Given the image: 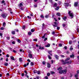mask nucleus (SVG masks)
Returning a JSON list of instances; mask_svg holds the SVG:
<instances>
[{
  "instance_id": "nucleus-34",
  "label": "nucleus",
  "mask_w": 79,
  "mask_h": 79,
  "mask_svg": "<svg viewBox=\"0 0 79 79\" xmlns=\"http://www.w3.org/2000/svg\"><path fill=\"white\" fill-rule=\"evenodd\" d=\"M34 65V63L32 62H31V66H33Z\"/></svg>"
},
{
  "instance_id": "nucleus-32",
  "label": "nucleus",
  "mask_w": 79,
  "mask_h": 79,
  "mask_svg": "<svg viewBox=\"0 0 79 79\" xmlns=\"http://www.w3.org/2000/svg\"><path fill=\"white\" fill-rule=\"evenodd\" d=\"M12 52H14V53H17V52H16V51L14 50H12Z\"/></svg>"
},
{
  "instance_id": "nucleus-41",
  "label": "nucleus",
  "mask_w": 79,
  "mask_h": 79,
  "mask_svg": "<svg viewBox=\"0 0 79 79\" xmlns=\"http://www.w3.org/2000/svg\"><path fill=\"white\" fill-rule=\"evenodd\" d=\"M41 18H44V17L43 15H41Z\"/></svg>"
},
{
  "instance_id": "nucleus-47",
  "label": "nucleus",
  "mask_w": 79,
  "mask_h": 79,
  "mask_svg": "<svg viewBox=\"0 0 79 79\" xmlns=\"http://www.w3.org/2000/svg\"><path fill=\"white\" fill-rule=\"evenodd\" d=\"M9 50H11V51H12V48H11L9 47Z\"/></svg>"
},
{
  "instance_id": "nucleus-55",
  "label": "nucleus",
  "mask_w": 79,
  "mask_h": 79,
  "mask_svg": "<svg viewBox=\"0 0 79 79\" xmlns=\"http://www.w3.org/2000/svg\"><path fill=\"white\" fill-rule=\"evenodd\" d=\"M52 51H49L48 52V53H49V54H50V53H52Z\"/></svg>"
},
{
  "instance_id": "nucleus-61",
  "label": "nucleus",
  "mask_w": 79,
  "mask_h": 79,
  "mask_svg": "<svg viewBox=\"0 0 79 79\" xmlns=\"http://www.w3.org/2000/svg\"><path fill=\"white\" fill-rule=\"evenodd\" d=\"M27 61H28V62H31V60L29 59H28L27 60Z\"/></svg>"
},
{
  "instance_id": "nucleus-36",
  "label": "nucleus",
  "mask_w": 79,
  "mask_h": 79,
  "mask_svg": "<svg viewBox=\"0 0 79 79\" xmlns=\"http://www.w3.org/2000/svg\"><path fill=\"white\" fill-rule=\"evenodd\" d=\"M37 73L38 74H40V72L39 71H38V72H37Z\"/></svg>"
},
{
  "instance_id": "nucleus-46",
  "label": "nucleus",
  "mask_w": 79,
  "mask_h": 79,
  "mask_svg": "<svg viewBox=\"0 0 79 79\" xmlns=\"http://www.w3.org/2000/svg\"><path fill=\"white\" fill-rule=\"evenodd\" d=\"M42 63L43 64H44V65L45 64V62L43 61L42 62Z\"/></svg>"
},
{
  "instance_id": "nucleus-20",
  "label": "nucleus",
  "mask_w": 79,
  "mask_h": 79,
  "mask_svg": "<svg viewBox=\"0 0 79 79\" xmlns=\"http://www.w3.org/2000/svg\"><path fill=\"white\" fill-rule=\"evenodd\" d=\"M10 58L12 60H13L14 61L15 60V58H14V57L13 56L11 57Z\"/></svg>"
},
{
  "instance_id": "nucleus-23",
  "label": "nucleus",
  "mask_w": 79,
  "mask_h": 79,
  "mask_svg": "<svg viewBox=\"0 0 79 79\" xmlns=\"http://www.w3.org/2000/svg\"><path fill=\"white\" fill-rule=\"evenodd\" d=\"M70 58H74V55H73L70 56Z\"/></svg>"
},
{
  "instance_id": "nucleus-22",
  "label": "nucleus",
  "mask_w": 79,
  "mask_h": 79,
  "mask_svg": "<svg viewBox=\"0 0 79 79\" xmlns=\"http://www.w3.org/2000/svg\"><path fill=\"white\" fill-rule=\"evenodd\" d=\"M50 64L49 63H48V67L50 68Z\"/></svg>"
},
{
  "instance_id": "nucleus-5",
  "label": "nucleus",
  "mask_w": 79,
  "mask_h": 79,
  "mask_svg": "<svg viewBox=\"0 0 79 79\" xmlns=\"http://www.w3.org/2000/svg\"><path fill=\"white\" fill-rule=\"evenodd\" d=\"M78 5V2H75L74 3V6L76 7Z\"/></svg>"
},
{
  "instance_id": "nucleus-64",
  "label": "nucleus",
  "mask_w": 79,
  "mask_h": 79,
  "mask_svg": "<svg viewBox=\"0 0 79 79\" xmlns=\"http://www.w3.org/2000/svg\"><path fill=\"white\" fill-rule=\"evenodd\" d=\"M79 73V70L77 71V74H78Z\"/></svg>"
},
{
  "instance_id": "nucleus-40",
  "label": "nucleus",
  "mask_w": 79,
  "mask_h": 79,
  "mask_svg": "<svg viewBox=\"0 0 79 79\" xmlns=\"http://www.w3.org/2000/svg\"><path fill=\"white\" fill-rule=\"evenodd\" d=\"M59 47H62V44H59Z\"/></svg>"
},
{
  "instance_id": "nucleus-57",
  "label": "nucleus",
  "mask_w": 79,
  "mask_h": 79,
  "mask_svg": "<svg viewBox=\"0 0 79 79\" xmlns=\"http://www.w3.org/2000/svg\"><path fill=\"white\" fill-rule=\"evenodd\" d=\"M55 31H52V34L53 35V34H55Z\"/></svg>"
},
{
  "instance_id": "nucleus-4",
  "label": "nucleus",
  "mask_w": 79,
  "mask_h": 79,
  "mask_svg": "<svg viewBox=\"0 0 79 79\" xmlns=\"http://www.w3.org/2000/svg\"><path fill=\"white\" fill-rule=\"evenodd\" d=\"M2 16V17L3 18H5L7 16V15L6 14H3L1 15Z\"/></svg>"
},
{
  "instance_id": "nucleus-50",
  "label": "nucleus",
  "mask_w": 79,
  "mask_h": 79,
  "mask_svg": "<svg viewBox=\"0 0 79 79\" xmlns=\"http://www.w3.org/2000/svg\"><path fill=\"white\" fill-rule=\"evenodd\" d=\"M73 50V48H72V47L71 46L70 48V50Z\"/></svg>"
},
{
  "instance_id": "nucleus-29",
  "label": "nucleus",
  "mask_w": 79,
  "mask_h": 79,
  "mask_svg": "<svg viewBox=\"0 0 79 79\" xmlns=\"http://www.w3.org/2000/svg\"><path fill=\"white\" fill-rule=\"evenodd\" d=\"M69 60H70V58L69 57H68L65 60L68 61Z\"/></svg>"
},
{
  "instance_id": "nucleus-30",
  "label": "nucleus",
  "mask_w": 79,
  "mask_h": 79,
  "mask_svg": "<svg viewBox=\"0 0 79 79\" xmlns=\"http://www.w3.org/2000/svg\"><path fill=\"white\" fill-rule=\"evenodd\" d=\"M12 34H15V31H12Z\"/></svg>"
},
{
  "instance_id": "nucleus-35",
  "label": "nucleus",
  "mask_w": 79,
  "mask_h": 79,
  "mask_svg": "<svg viewBox=\"0 0 79 79\" xmlns=\"http://www.w3.org/2000/svg\"><path fill=\"white\" fill-rule=\"evenodd\" d=\"M71 63H72V61L71 60L68 61V64H71Z\"/></svg>"
},
{
  "instance_id": "nucleus-49",
  "label": "nucleus",
  "mask_w": 79,
  "mask_h": 79,
  "mask_svg": "<svg viewBox=\"0 0 79 79\" xmlns=\"http://www.w3.org/2000/svg\"><path fill=\"white\" fill-rule=\"evenodd\" d=\"M27 73L26 74V77H27V78H28V77H29V76L27 75Z\"/></svg>"
},
{
  "instance_id": "nucleus-15",
  "label": "nucleus",
  "mask_w": 79,
  "mask_h": 79,
  "mask_svg": "<svg viewBox=\"0 0 79 79\" xmlns=\"http://www.w3.org/2000/svg\"><path fill=\"white\" fill-rule=\"evenodd\" d=\"M55 58H56L57 60L58 59V56L57 55H55Z\"/></svg>"
},
{
  "instance_id": "nucleus-8",
  "label": "nucleus",
  "mask_w": 79,
  "mask_h": 79,
  "mask_svg": "<svg viewBox=\"0 0 79 79\" xmlns=\"http://www.w3.org/2000/svg\"><path fill=\"white\" fill-rule=\"evenodd\" d=\"M20 7H21V6H23V2L20 3L19 5H18Z\"/></svg>"
},
{
  "instance_id": "nucleus-19",
  "label": "nucleus",
  "mask_w": 79,
  "mask_h": 79,
  "mask_svg": "<svg viewBox=\"0 0 79 79\" xmlns=\"http://www.w3.org/2000/svg\"><path fill=\"white\" fill-rule=\"evenodd\" d=\"M57 16H60L61 15H60V13H57L56 14Z\"/></svg>"
},
{
  "instance_id": "nucleus-9",
  "label": "nucleus",
  "mask_w": 79,
  "mask_h": 79,
  "mask_svg": "<svg viewBox=\"0 0 79 79\" xmlns=\"http://www.w3.org/2000/svg\"><path fill=\"white\" fill-rule=\"evenodd\" d=\"M28 56L29 57V58H32V55L31 54H29L28 55Z\"/></svg>"
},
{
  "instance_id": "nucleus-17",
  "label": "nucleus",
  "mask_w": 79,
  "mask_h": 79,
  "mask_svg": "<svg viewBox=\"0 0 79 79\" xmlns=\"http://www.w3.org/2000/svg\"><path fill=\"white\" fill-rule=\"evenodd\" d=\"M50 46V44H48L47 45L45 46L46 47H49Z\"/></svg>"
},
{
  "instance_id": "nucleus-42",
  "label": "nucleus",
  "mask_w": 79,
  "mask_h": 79,
  "mask_svg": "<svg viewBox=\"0 0 79 79\" xmlns=\"http://www.w3.org/2000/svg\"><path fill=\"white\" fill-rule=\"evenodd\" d=\"M69 44H72V41H71V40L69 41Z\"/></svg>"
},
{
  "instance_id": "nucleus-54",
  "label": "nucleus",
  "mask_w": 79,
  "mask_h": 79,
  "mask_svg": "<svg viewBox=\"0 0 79 79\" xmlns=\"http://www.w3.org/2000/svg\"><path fill=\"white\" fill-rule=\"evenodd\" d=\"M60 56H61V57H62V58H64V56L63 55H61Z\"/></svg>"
},
{
  "instance_id": "nucleus-52",
  "label": "nucleus",
  "mask_w": 79,
  "mask_h": 79,
  "mask_svg": "<svg viewBox=\"0 0 79 79\" xmlns=\"http://www.w3.org/2000/svg\"><path fill=\"white\" fill-rule=\"evenodd\" d=\"M70 75V77H73V74L71 73Z\"/></svg>"
},
{
  "instance_id": "nucleus-43",
  "label": "nucleus",
  "mask_w": 79,
  "mask_h": 79,
  "mask_svg": "<svg viewBox=\"0 0 79 79\" xmlns=\"http://www.w3.org/2000/svg\"><path fill=\"white\" fill-rule=\"evenodd\" d=\"M33 41H35V42H37V39H34L33 40Z\"/></svg>"
},
{
  "instance_id": "nucleus-11",
  "label": "nucleus",
  "mask_w": 79,
  "mask_h": 79,
  "mask_svg": "<svg viewBox=\"0 0 79 79\" xmlns=\"http://www.w3.org/2000/svg\"><path fill=\"white\" fill-rule=\"evenodd\" d=\"M2 26L4 27H5V26H6V23L5 22H4L3 23V24H2Z\"/></svg>"
},
{
  "instance_id": "nucleus-7",
  "label": "nucleus",
  "mask_w": 79,
  "mask_h": 79,
  "mask_svg": "<svg viewBox=\"0 0 79 79\" xmlns=\"http://www.w3.org/2000/svg\"><path fill=\"white\" fill-rule=\"evenodd\" d=\"M45 24L44 23L42 24V29L44 30V28H45Z\"/></svg>"
},
{
  "instance_id": "nucleus-25",
  "label": "nucleus",
  "mask_w": 79,
  "mask_h": 79,
  "mask_svg": "<svg viewBox=\"0 0 79 79\" xmlns=\"http://www.w3.org/2000/svg\"><path fill=\"white\" fill-rule=\"evenodd\" d=\"M5 66H8V64L6 62L5 63Z\"/></svg>"
},
{
  "instance_id": "nucleus-59",
  "label": "nucleus",
  "mask_w": 79,
  "mask_h": 79,
  "mask_svg": "<svg viewBox=\"0 0 79 79\" xmlns=\"http://www.w3.org/2000/svg\"><path fill=\"white\" fill-rule=\"evenodd\" d=\"M44 39V41H46V40H47V38H46Z\"/></svg>"
},
{
  "instance_id": "nucleus-13",
  "label": "nucleus",
  "mask_w": 79,
  "mask_h": 79,
  "mask_svg": "<svg viewBox=\"0 0 79 79\" xmlns=\"http://www.w3.org/2000/svg\"><path fill=\"white\" fill-rule=\"evenodd\" d=\"M50 73H51V74H54L55 73V72H54L53 71H51L50 72Z\"/></svg>"
},
{
  "instance_id": "nucleus-28",
  "label": "nucleus",
  "mask_w": 79,
  "mask_h": 79,
  "mask_svg": "<svg viewBox=\"0 0 79 79\" xmlns=\"http://www.w3.org/2000/svg\"><path fill=\"white\" fill-rule=\"evenodd\" d=\"M17 40H18V42H19V43H21V40H20L19 39H18Z\"/></svg>"
},
{
  "instance_id": "nucleus-51",
  "label": "nucleus",
  "mask_w": 79,
  "mask_h": 79,
  "mask_svg": "<svg viewBox=\"0 0 79 79\" xmlns=\"http://www.w3.org/2000/svg\"><path fill=\"white\" fill-rule=\"evenodd\" d=\"M45 34L42 37V39H44L45 38Z\"/></svg>"
},
{
  "instance_id": "nucleus-27",
  "label": "nucleus",
  "mask_w": 79,
  "mask_h": 79,
  "mask_svg": "<svg viewBox=\"0 0 79 79\" xmlns=\"http://www.w3.org/2000/svg\"><path fill=\"white\" fill-rule=\"evenodd\" d=\"M31 34H32V33L31 32H28L29 35H31Z\"/></svg>"
},
{
  "instance_id": "nucleus-39",
  "label": "nucleus",
  "mask_w": 79,
  "mask_h": 79,
  "mask_svg": "<svg viewBox=\"0 0 79 79\" xmlns=\"http://www.w3.org/2000/svg\"><path fill=\"white\" fill-rule=\"evenodd\" d=\"M48 76H50V73H48L47 74Z\"/></svg>"
},
{
  "instance_id": "nucleus-44",
  "label": "nucleus",
  "mask_w": 79,
  "mask_h": 79,
  "mask_svg": "<svg viewBox=\"0 0 79 79\" xmlns=\"http://www.w3.org/2000/svg\"><path fill=\"white\" fill-rule=\"evenodd\" d=\"M54 27H58V25H53Z\"/></svg>"
},
{
  "instance_id": "nucleus-53",
  "label": "nucleus",
  "mask_w": 79,
  "mask_h": 79,
  "mask_svg": "<svg viewBox=\"0 0 79 79\" xmlns=\"http://www.w3.org/2000/svg\"><path fill=\"white\" fill-rule=\"evenodd\" d=\"M6 39H7V40H9V39H10V37H6Z\"/></svg>"
},
{
  "instance_id": "nucleus-58",
  "label": "nucleus",
  "mask_w": 79,
  "mask_h": 79,
  "mask_svg": "<svg viewBox=\"0 0 79 79\" xmlns=\"http://www.w3.org/2000/svg\"><path fill=\"white\" fill-rule=\"evenodd\" d=\"M2 4L4 3H5V1L4 0H3L2 1Z\"/></svg>"
},
{
  "instance_id": "nucleus-37",
  "label": "nucleus",
  "mask_w": 79,
  "mask_h": 79,
  "mask_svg": "<svg viewBox=\"0 0 79 79\" xmlns=\"http://www.w3.org/2000/svg\"><path fill=\"white\" fill-rule=\"evenodd\" d=\"M54 16H55V14H52V18H53Z\"/></svg>"
},
{
  "instance_id": "nucleus-33",
  "label": "nucleus",
  "mask_w": 79,
  "mask_h": 79,
  "mask_svg": "<svg viewBox=\"0 0 79 79\" xmlns=\"http://www.w3.org/2000/svg\"><path fill=\"white\" fill-rule=\"evenodd\" d=\"M48 58L49 59V60H51V59H52V58L51 57H50V56L49 55H48Z\"/></svg>"
},
{
  "instance_id": "nucleus-48",
  "label": "nucleus",
  "mask_w": 79,
  "mask_h": 79,
  "mask_svg": "<svg viewBox=\"0 0 79 79\" xmlns=\"http://www.w3.org/2000/svg\"><path fill=\"white\" fill-rule=\"evenodd\" d=\"M62 26L63 27H65V26H66V25L65 24H63Z\"/></svg>"
},
{
  "instance_id": "nucleus-6",
  "label": "nucleus",
  "mask_w": 79,
  "mask_h": 79,
  "mask_svg": "<svg viewBox=\"0 0 79 79\" xmlns=\"http://www.w3.org/2000/svg\"><path fill=\"white\" fill-rule=\"evenodd\" d=\"M64 5L65 6H69V4L68 3H64Z\"/></svg>"
},
{
  "instance_id": "nucleus-38",
  "label": "nucleus",
  "mask_w": 79,
  "mask_h": 79,
  "mask_svg": "<svg viewBox=\"0 0 79 79\" xmlns=\"http://www.w3.org/2000/svg\"><path fill=\"white\" fill-rule=\"evenodd\" d=\"M20 9H21V10H24V8L23 7H21Z\"/></svg>"
},
{
  "instance_id": "nucleus-45",
  "label": "nucleus",
  "mask_w": 79,
  "mask_h": 79,
  "mask_svg": "<svg viewBox=\"0 0 79 79\" xmlns=\"http://www.w3.org/2000/svg\"><path fill=\"white\" fill-rule=\"evenodd\" d=\"M25 27H26V26L24 25L22 27V29H25Z\"/></svg>"
},
{
  "instance_id": "nucleus-10",
  "label": "nucleus",
  "mask_w": 79,
  "mask_h": 79,
  "mask_svg": "<svg viewBox=\"0 0 79 79\" xmlns=\"http://www.w3.org/2000/svg\"><path fill=\"white\" fill-rule=\"evenodd\" d=\"M39 49H40V50H41V49H43V50H44V48L43 47H42L41 48V46H39Z\"/></svg>"
},
{
  "instance_id": "nucleus-24",
  "label": "nucleus",
  "mask_w": 79,
  "mask_h": 79,
  "mask_svg": "<svg viewBox=\"0 0 79 79\" xmlns=\"http://www.w3.org/2000/svg\"><path fill=\"white\" fill-rule=\"evenodd\" d=\"M64 20H65L66 19H67V17L66 16L64 17L63 18Z\"/></svg>"
},
{
  "instance_id": "nucleus-12",
  "label": "nucleus",
  "mask_w": 79,
  "mask_h": 79,
  "mask_svg": "<svg viewBox=\"0 0 79 79\" xmlns=\"http://www.w3.org/2000/svg\"><path fill=\"white\" fill-rule=\"evenodd\" d=\"M56 6H57V3H55L54 4V7H56Z\"/></svg>"
},
{
  "instance_id": "nucleus-21",
  "label": "nucleus",
  "mask_w": 79,
  "mask_h": 79,
  "mask_svg": "<svg viewBox=\"0 0 79 79\" xmlns=\"http://www.w3.org/2000/svg\"><path fill=\"white\" fill-rule=\"evenodd\" d=\"M59 7H56V8H55V10H59Z\"/></svg>"
},
{
  "instance_id": "nucleus-2",
  "label": "nucleus",
  "mask_w": 79,
  "mask_h": 79,
  "mask_svg": "<svg viewBox=\"0 0 79 79\" xmlns=\"http://www.w3.org/2000/svg\"><path fill=\"white\" fill-rule=\"evenodd\" d=\"M60 61L62 62L63 64H68V60H65L64 61L63 60H60Z\"/></svg>"
},
{
  "instance_id": "nucleus-63",
  "label": "nucleus",
  "mask_w": 79,
  "mask_h": 79,
  "mask_svg": "<svg viewBox=\"0 0 79 79\" xmlns=\"http://www.w3.org/2000/svg\"><path fill=\"white\" fill-rule=\"evenodd\" d=\"M45 79H48V77L46 76L45 77Z\"/></svg>"
},
{
  "instance_id": "nucleus-31",
  "label": "nucleus",
  "mask_w": 79,
  "mask_h": 79,
  "mask_svg": "<svg viewBox=\"0 0 79 79\" xmlns=\"http://www.w3.org/2000/svg\"><path fill=\"white\" fill-rule=\"evenodd\" d=\"M48 17H49V15H46L45 16V17L46 18H48Z\"/></svg>"
},
{
  "instance_id": "nucleus-62",
  "label": "nucleus",
  "mask_w": 79,
  "mask_h": 79,
  "mask_svg": "<svg viewBox=\"0 0 79 79\" xmlns=\"http://www.w3.org/2000/svg\"><path fill=\"white\" fill-rule=\"evenodd\" d=\"M26 66H27V65H26V64H25L24 65V67H26Z\"/></svg>"
},
{
  "instance_id": "nucleus-16",
  "label": "nucleus",
  "mask_w": 79,
  "mask_h": 79,
  "mask_svg": "<svg viewBox=\"0 0 79 79\" xmlns=\"http://www.w3.org/2000/svg\"><path fill=\"white\" fill-rule=\"evenodd\" d=\"M19 60L20 62H22V61H23V60H22V58H20L19 59Z\"/></svg>"
},
{
  "instance_id": "nucleus-60",
  "label": "nucleus",
  "mask_w": 79,
  "mask_h": 79,
  "mask_svg": "<svg viewBox=\"0 0 79 79\" xmlns=\"http://www.w3.org/2000/svg\"><path fill=\"white\" fill-rule=\"evenodd\" d=\"M57 30H59L60 29V27H57Z\"/></svg>"
},
{
  "instance_id": "nucleus-1",
  "label": "nucleus",
  "mask_w": 79,
  "mask_h": 79,
  "mask_svg": "<svg viewBox=\"0 0 79 79\" xmlns=\"http://www.w3.org/2000/svg\"><path fill=\"white\" fill-rule=\"evenodd\" d=\"M63 68L62 67H60L58 69H57V70L59 71V73L60 74H66V72L67 70L66 69H65L64 70H62Z\"/></svg>"
},
{
  "instance_id": "nucleus-14",
  "label": "nucleus",
  "mask_w": 79,
  "mask_h": 79,
  "mask_svg": "<svg viewBox=\"0 0 79 79\" xmlns=\"http://www.w3.org/2000/svg\"><path fill=\"white\" fill-rule=\"evenodd\" d=\"M35 31V29H32L31 30V31L32 32H34V31Z\"/></svg>"
},
{
  "instance_id": "nucleus-3",
  "label": "nucleus",
  "mask_w": 79,
  "mask_h": 79,
  "mask_svg": "<svg viewBox=\"0 0 79 79\" xmlns=\"http://www.w3.org/2000/svg\"><path fill=\"white\" fill-rule=\"evenodd\" d=\"M68 14L71 17V19L73 18V17H74V15H73V13H71V11H69V12H68Z\"/></svg>"
},
{
  "instance_id": "nucleus-56",
  "label": "nucleus",
  "mask_w": 79,
  "mask_h": 79,
  "mask_svg": "<svg viewBox=\"0 0 79 79\" xmlns=\"http://www.w3.org/2000/svg\"><path fill=\"white\" fill-rule=\"evenodd\" d=\"M36 78L37 79H39V77L37 76L36 77Z\"/></svg>"
},
{
  "instance_id": "nucleus-18",
  "label": "nucleus",
  "mask_w": 79,
  "mask_h": 79,
  "mask_svg": "<svg viewBox=\"0 0 79 79\" xmlns=\"http://www.w3.org/2000/svg\"><path fill=\"white\" fill-rule=\"evenodd\" d=\"M37 73V71L35 70H34L33 71V73H34V74H36Z\"/></svg>"
},
{
  "instance_id": "nucleus-26",
  "label": "nucleus",
  "mask_w": 79,
  "mask_h": 79,
  "mask_svg": "<svg viewBox=\"0 0 79 79\" xmlns=\"http://www.w3.org/2000/svg\"><path fill=\"white\" fill-rule=\"evenodd\" d=\"M78 77V74H77L75 75V77Z\"/></svg>"
}]
</instances>
